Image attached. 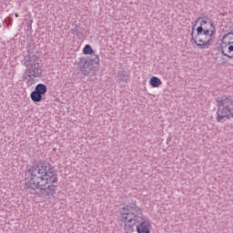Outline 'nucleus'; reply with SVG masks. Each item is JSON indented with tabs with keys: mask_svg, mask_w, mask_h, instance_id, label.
<instances>
[{
	"mask_svg": "<svg viewBox=\"0 0 233 233\" xmlns=\"http://www.w3.org/2000/svg\"><path fill=\"white\" fill-rule=\"evenodd\" d=\"M196 32V25L192 26L191 31V41L197 45V46H199L202 50H205L207 48H210L212 46V43H214V39L212 36L214 34L208 33V31H201L200 29H197V34L194 36V34Z\"/></svg>",
	"mask_w": 233,
	"mask_h": 233,
	"instance_id": "obj_4",
	"label": "nucleus"
},
{
	"mask_svg": "<svg viewBox=\"0 0 233 233\" xmlns=\"http://www.w3.org/2000/svg\"><path fill=\"white\" fill-rule=\"evenodd\" d=\"M22 63L26 67L25 74L29 77L27 85L28 86H32L34 85L32 77H41V59H39V56L30 54V51H28V55L25 56Z\"/></svg>",
	"mask_w": 233,
	"mask_h": 233,
	"instance_id": "obj_3",
	"label": "nucleus"
},
{
	"mask_svg": "<svg viewBox=\"0 0 233 233\" xmlns=\"http://www.w3.org/2000/svg\"><path fill=\"white\" fill-rule=\"evenodd\" d=\"M118 219L120 223H123L125 232H134L136 224L143 220V211L135 204L127 206L120 211Z\"/></svg>",
	"mask_w": 233,
	"mask_h": 233,
	"instance_id": "obj_2",
	"label": "nucleus"
},
{
	"mask_svg": "<svg viewBox=\"0 0 233 233\" xmlns=\"http://www.w3.org/2000/svg\"><path fill=\"white\" fill-rule=\"evenodd\" d=\"M26 171L31 176L25 185L26 192L49 199L56 196L57 187L56 183L58 178L52 164L45 160L35 161L31 166L26 167Z\"/></svg>",
	"mask_w": 233,
	"mask_h": 233,
	"instance_id": "obj_1",
	"label": "nucleus"
},
{
	"mask_svg": "<svg viewBox=\"0 0 233 233\" xmlns=\"http://www.w3.org/2000/svg\"><path fill=\"white\" fill-rule=\"evenodd\" d=\"M233 34L232 32L228 33V35H226L223 39H222V43L220 45V48L222 50V54L223 56H227V57H229V59H232V56H228L227 53H225V48H227V46H228V45H230V42L228 39H230V35Z\"/></svg>",
	"mask_w": 233,
	"mask_h": 233,
	"instance_id": "obj_10",
	"label": "nucleus"
},
{
	"mask_svg": "<svg viewBox=\"0 0 233 233\" xmlns=\"http://www.w3.org/2000/svg\"><path fill=\"white\" fill-rule=\"evenodd\" d=\"M5 21L6 25H12V17H7Z\"/></svg>",
	"mask_w": 233,
	"mask_h": 233,
	"instance_id": "obj_15",
	"label": "nucleus"
},
{
	"mask_svg": "<svg viewBox=\"0 0 233 233\" xmlns=\"http://www.w3.org/2000/svg\"><path fill=\"white\" fill-rule=\"evenodd\" d=\"M152 226H150V222L147 220H140V224L137 226V233H150V228Z\"/></svg>",
	"mask_w": 233,
	"mask_h": 233,
	"instance_id": "obj_9",
	"label": "nucleus"
},
{
	"mask_svg": "<svg viewBox=\"0 0 233 233\" xmlns=\"http://www.w3.org/2000/svg\"><path fill=\"white\" fill-rule=\"evenodd\" d=\"M77 65L80 72L85 76H96V72L99 70V56L94 55L89 60L80 58Z\"/></svg>",
	"mask_w": 233,
	"mask_h": 233,
	"instance_id": "obj_6",
	"label": "nucleus"
},
{
	"mask_svg": "<svg viewBox=\"0 0 233 233\" xmlns=\"http://www.w3.org/2000/svg\"><path fill=\"white\" fill-rule=\"evenodd\" d=\"M83 52H84L85 56H90V55L94 54V49H92V46H90V45H86L84 47Z\"/></svg>",
	"mask_w": 233,
	"mask_h": 233,
	"instance_id": "obj_13",
	"label": "nucleus"
},
{
	"mask_svg": "<svg viewBox=\"0 0 233 233\" xmlns=\"http://www.w3.org/2000/svg\"><path fill=\"white\" fill-rule=\"evenodd\" d=\"M149 85H151L153 86V88H157V87L161 86L162 82H161V79H159L158 77L152 76L150 78Z\"/></svg>",
	"mask_w": 233,
	"mask_h": 233,
	"instance_id": "obj_12",
	"label": "nucleus"
},
{
	"mask_svg": "<svg viewBox=\"0 0 233 233\" xmlns=\"http://www.w3.org/2000/svg\"><path fill=\"white\" fill-rule=\"evenodd\" d=\"M71 33L74 34V35H80V34H81V27H79V25H75L71 29Z\"/></svg>",
	"mask_w": 233,
	"mask_h": 233,
	"instance_id": "obj_14",
	"label": "nucleus"
},
{
	"mask_svg": "<svg viewBox=\"0 0 233 233\" xmlns=\"http://www.w3.org/2000/svg\"><path fill=\"white\" fill-rule=\"evenodd\" d=\"M47 88L45 84L36 85L35 90L31 93L30 97L34 103H41L43 101V96L46 94Z\"/></svg>",
	"mask_w": 233,
	"mask_h": 233,
	"instance_id": "obj_8",
	"label": "nucleus"
},
{
	"mask_svg": "<svg viewBox=\"0 0 233 233\" xmlns=\"http://www.w3.org/2000/svg\"><path fill=\"white\" fill-rule=\"evenodd\" d=\"M195 23H200V25L197 28V30L201 29V32H208V34H216V26H214V23L212 20L205 17H198Z\"/></svg>",
	"mask_w": 233,
	"mask_h": 233,
	"instance_id": "obj_7",
	"label": "nucleus"
},
{
	"mask_svg": "<svg viewBox=\"0 0 233 233\" xmlns=\"http://www.w3.org/2000/svg\"><path fill=\"white\" fill-rule=\"evenodd\" d=\"M216 101H217V106H218V112H217L218 123H223L225 119H230V117H233V113H232L233 104L230 98L218 97Z\"/></svg>",
	"mask_w": 233,
	"mask_h": 233,
	"instance_id": "obj_5",
	"label": "nucleus"
},
{
	"mask_svg": "<svg viewBox=\"0 0 233 233\" xmlns=\"http://www.w3.org/2000/svg\"><path fill=\"white\" fill-rule=\"evenodd\" d=\"M228 52H233V45L228 46Z\"/></svg>",
	"mask_w": 233,
	"mask_h": 233,
	"instance_id": "obj_16",
	"label": "nucleus"
},
{
	"mask_svg": "<svg viewBox=\"0 0 233 233\" xmlns=\"http://www.w3.org/2000/svg\"><path fill=\"white\" fill-rule=\"evenodd\" d=\"M128 74L125 71H119L116 76L115 79L117 83H128Z\"/></svg>",
	"mask_w": 233,
	"mask_h": 233,
	"instance_id": "obj_11",
	"label": "nucleus"
}]
</instances>
